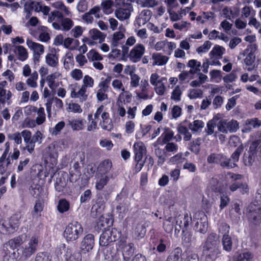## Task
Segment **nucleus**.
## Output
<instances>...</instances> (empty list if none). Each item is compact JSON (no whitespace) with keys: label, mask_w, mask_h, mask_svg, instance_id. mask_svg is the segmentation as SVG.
I'll return each instance as SVG.
<instances>
[{"label":"nucleus","mask_w":261,"mask_h":261,"mask_svg":"<svg viewBox=\"0 0 261 261\" xmlns=\"http://www.w3.org/2000/svg\"><path fill=\"white\" fill-rule=\"evenodd\" d=\"M220 241L215 233L208 234L203 246L202 254L206 261H214L220 253Z\"/></svg>","instance_id":"f257e3e1"},{"label":"nucleus","mask_w":261,"mask_h":261,"mask_svg":"<svg viewBox=\"0 0 261 261\" xmlns=\"http://www.w3.org/2000/svg\"><path fill=\"white\" fill-rule=\"evenodd\" d=\"M22 217L21 213H16L8 220H5L0 224V232L4 234H11L16 232L20 224V220Z\"/></svg>","instance_id":"f03ea898"},{"label":"nucleus","mask_w":261,"mask_h":261,"mask_svg":"<svg viewBox=\"0 0 261 261\" xmlns=\"http://www.w3.org/2000/svg\"><path fill=\"white\" fill-rule=\"evenodd\" d=\"M83 232V227L77 221H72L66 227L64 231V237L67 242L76 240Z\"/></svg>","instance_id":"7ed1b4c3"},{"label":"nucleus","mask_w":261,"mask_h":261,"mask_svg":"<svg viewBox=\"0 0 261 261\" xmlns=\"http://www.w3.org/2000/svg\"><path fill=\"white\" fill-rule=\"evenodd\" d=\"M38 237L36 236H32L29 240L28 243L21 246L20 248L21 256L25 258L31 257L36 252L38 246Z\"/></svg>","instance_id":"20e7f679"},{"label":"nucleus","mask_w":261,"mask_h":261,"mask_svg":"<svg viewBox=\"0 0 261 261\" xmlns=\"http://www.w3.org/2000/svg\"><path fill=\"white\" fill-rule=\"evenodd\" d=\"M243 176L241 174H236L233 173H228L226 176L227 179H230L232 184L229 187L231 191H236L237 189H240L241 192L243 194L247 193L248 191V186L245 184H243L238 181L241 179Z\"/></svg>","instance_id":"39448f33"},{"label":"nucleus","mask_w":261,"mask_h":261,"mask_svg":"<svg viewBox=\"0 0 261 261\" xmlns=\"http://www.w3.org/2000/svg\"><path fill=\"white\" fill-rule=\"evenodd\" d=\"M248 210L247 216L249 223L254 225H260L261 224L260 207L251 204L249 206Z\"/></svg>","instance_id":"423d86ee"},{"label":"nucleus","mask_w":261,"mask_h":261,"mask_svg":"<svg viewBox=\"0 0 261 261\" xmlns=\"http://www.w3.org/2000/svg\"><path fill=\"white\" fill-rule=\"evenodd\" d=\"M225 178L223 175H217L213 177L210 181L209 187L215 192H223L228 185Z\"/></svg>","instance_id":"0eeeda50"},{"label":"nucleus","mask_w":261,"mask_h":261,"mask_svg":"<svg viewBox=\"0 0 261 261\" xmlns=\"http://www.w3.org/2000/svg\"><path fill=\"white\" fill-rule=\"evenodd\" d=\"M133 10V5L130 3L123 2L122 5L115 10V15L119 20L123 21L130 17Z\"/></svg>","instance_id":"6e6552de"},{"label":"nucleus","mask_w":261,"mask_h":261,"mask_svg":"<svg viewBox=\"0 0 261 261\" xmlns=\"http://www.w3.org/2000/svg\"><path fill=\"white\" fill-rule=\"evenodd\" d=\"M119 248L122 249L123 259L124 261H129L134 253L135 245L133 243H126L125 241L120 240L118 242Z\"/></svg>","instance_id":"1a4fd4ad"},{"label":"nucleus","mask_w":261,"mask_h":261,"mask_svg":"<svg viewBox=\"0 0 261 261\" xmlns=\"http://www.w3.org/2000/svg\"><path fill=\"white\" fill-rule=\"evenodd\" d=\"M175 219L176 224L175 230L176 231L178 229V231L179 229H182V230L187 229L190 224L191 223L192 220L191 216H189L187 213L185 214L184 216L179 215Z\"/></svg>","instance_id":"9d476101"},{"label":"nucleus","mask_w":261,"mask_h":261,"mask_svg":"<svg viewBox=\"0 0 261 261\" xmlns=\"http://www.w3.org/2000/svg\"><path fill=\"white\" fill-rule=\"evenodd\" d=\"M145 52V47L141 44L135 45L129 52L128 57L131 62L137 63L139 62Z\"/></svg>","instance_id":"9b49d317"},{"label":"nucleus","mask_w":261,"mask_h":261,"mask_svg":"<svg viewBox=\"0 0 261 261\" xmlns=\"http://www.w3.org/2000/svg\"><path fill=\"white\" fill-rule=\"evenodd\" d=\"M133 150L134 153V160L135 162L138 163L143 158L144 155H145L146 149L142 142H135L133 145Z\"/></svg>","instance_id":"f8f14e48"},{"label":"nucleus","mask_w":261,"mask_h":261,"mask_svg":"<svg viewBox=\"0 0 261 261\" xmlns=\"http://www.w3.org/2000/svg\"><path fill=\"white\" fill-rule=\"evenodd\" d=\"M94 245V237L92 234L89 233L83 239L81 244V248L83 251L89 252L93 249Z\"/></svg>","instance_id":"ddd939ff"},{"label":"nucleus","mask_w":261,"mask_h":261,"mask_svg":"<svg viewBox=\"0 0 261 261\" xmlns=\"http://www.w3.org/2000/svg\"><path fill=\"white\" fill-rule=\"evenodd\" d=\"M207 163H230V159L222 153H212L207 157Z\"/></svg>","instance_id":"4468645a"},{"label":"nucleus","mask_w":261,"mask_h":261,"mask_svg":"<svg viewBox=\"0 0 261 261\" xmlns=\"http://www.w3.org/2000/svg\"><path fill=\"white\" fill-rule=\"evenodd\" d=\"M261 141L259 139L253 140L250 144L248 154V163H251L254 161L255 157L257 156V148L260 143Z\"/></svg>","instance_id":"2eb2a0df"},{"label":"nucleus","mask_w":261,"mask_h":261,"mask_svg":"<svg viewBox=\"0 0 261 261\" xmlns=\"http://www.w3.org/2000/svg\"><path fill=\"white\" fill-rule=\"evenodd\" d=\"M87 93V89L81 86L79 90L76 92L75 88H72L71 91L70 96L72 98H79L80 102H84L87 100L88 95Z\"/></svg>","instance_id":"dca6fc26"},{"label":"nucleus","mask_w":261,"mask_h":261,"mask_svg":"<svg viewBox=\"0 0 261 261\" xmlns=\"http://www.w3.org/2000/svg\"><path fill=\"white\" fill-rule=\"evenodd\" d=\"M64 261H82V254L80 251H73L71 248H68L67 252L63 255Z\"/></svg>","instance_id":"f3484780"},{"label":"nucleus","mask_w":261,"mask_h":261,"mask_svg":"<svg viewBox=\"0 0 261 261\" xmlns=\"http://www.w3.org/2000/svg\"><path fill=\"white\" fill-rule=\"evenodd\" d=\"M174 134L173 130L168 129L158 138L155 143L158 145H163L173 139Z\"/></svg>","instance_id":"a211bd4d"},{"label":"nucleus","mask_w":261,"mask_h":261,"mask_svg":"<svg viewBox=\"0 0 261 261\" xmlns=\"http://www.w3.org/2000/svg\"><path fill=\"white\" fill-rule=\"evenodd\" d=\"M184 122L188 123V128L193 133L201 130L204 126V122L200 120H194L192 122H190V121L186 120Z\"/></svg>","instance_id":"6ab92c4d"},{"label":"nucleus","mask_w":261,"mask_h":261,"mask_svg":"<svg viewBox=\"0 0 261 261\" xmlns=\"http://www.w3.org/2000/svg\"><path fill=\"white\" fill-rule=\"evenodd\" d=\"M105 203L103 201L96 199L95 203L91 208V213L94 216H97L101 214L105 207Z\"/></svg>","instance_id":"aec40b11"},{"label":"nucleus","mask_w":261,"mask_h":261,"mask_svg":"<svg viewBox=\"0 0 261 261\" xmlns=\"http://www.w3.org/2000/svg\"><path fill=\"white\" fill-rule=\"evenodd\" d=\"M58 153L52 151H47L43 153V159L44 163H57Z\"/></svg>","instance_id":"412c9836"},{"label":"nucleus","mask_w":261,"mask_h":261,"mask_svg":"<svg viewBox=\"0 0 261 261\" xmlns=\"http://www.w3.org/2000/svg\"><path fill=\"white\" fill-rule=\"evenodd\" d=\"M153 60V65L163 66L168 62L169 58L166 56H163L160 53H154L152 56Z\"/></svg>","instance_id":"4be33fe9"},{"label":"nucleus","mask_w":261,"mask_h":261,"mask_svg":"<svg viewBox=\"0 0 261 261\" xmlns=\"http://www.w3.org/2000/svg\"><path fill=\"white\" fill-rule=\"evenodd\" d=\"M27 44L28 47L33 50L34 53L42 54L44 53V47L42 44L29 39L27 40Z\"/></svg>","instance_id":"5701e85b"},{"label":"nucleus","mask_w":261,"mask_h":261,"mask_svg":"<svg viewBox=\"0 0 261 261\" xmlns=\"http://www.w3.org/2000/svg\"><path fill=\"white\" fill-rule=\"evenodd\" d=\"M152 12L149 10H143L140 14V16L137 19L139 26L145 24L148 22L151 17Z\"/></svg>","instance_id":"b1692460"},{"label":"nucleus","mask_w":261,"mask_h":261,"mask_svg":"<svg viewBox=\"0 0 261 261\" xmlns=\"http://www.w3.org/2000/svg\"><path fill=\"white\" fill-rule=\"evenodd\" d=\"M89 33L91 35V38L93 40H99V43H102L106 37V35L98 30L97 29H93L90 30Z\"/></svg>","instance_id":"393cba45"},{"label":"nucleus","mask_w":261,"mask_h":261,"mask_svg":"<svg viewBox=\"0 0 261 261\" xmlns=\"http://www.w3.org/2000/svg\"><path fill=\"white\" fill-rule=\"evenodd\" d=\"M26 238L27 235L25 234H22L11 239L9 241V244L11 247L16 248L23 244Z\"/></svg>","instance_id":"a878e982"},{"label":"nucleus","mask_w":261,"mask_h":261,"mask_svg":"<svg viewBox=\"0 0 261 261\" xmlns=\"http://www.w3.org/2000/svg\"><path fill=\"white\" fill-rule=\"evenodd\" d=\"M46 63L52 67H56L59 64L58 57L54 54L48 53L45 57Z\"/></svg>","instance_id":"bb28decb"},{"label":"nucleus","mask_w":261,"mask_h":261,"mask_svg":"<svg viewBox=\"0 0 261 261\" xmlns=\"http://www.w3.org/2000/svg\"><path fill=\"white\" fill-rule=\"evenodd\" d=\"M177 129L178 134L184 135V140L185 141H188L191 140L192 134L189 132L188 127L180 124L177 126Z\"/></svg>","instance_id":"cd10ccee"},{"label":"nucleus","mask_w":261,"mask_h":261,"mask_svg":"<svg viewBox=\"0 0 261 261\" xmlns=\"http://www.w3.org/2000/svg\"><path fill=\"white\" fill-rule=\"evenodd\" d=\"M61 75V73L58 72L51 73L46 77V81L48 83V86L51 89H54L58 86V84L55 83V80L58 79Z\"/></svg>","instance_id":"c85d7f7f"},{"label":"nucleus","mask_w":261,"mask_h":261,"mask_svg":"<svg viewBox=\"0 0 261 261\" xmlns=\"http://www.w3.org/2000/svg\"><path fill=\"white\" fill-rule=\"evenodd\" d=\"M182 243L184 245H186L187 246H190L191 243L194 240V238L193 237L192 232L187 231V229L185 230H182Z\"/></svg>","instance_id":"c756f323"},{"label":"nucleus","mask_w":261,"mask_h":261,"mask_svg":"<svg viewBox=\"0 0 261 261\" xmlns=\"http://www.w3.org/2000/svg\"><path fill=\"white\" fill-rule=\"evenodd\" d=\"M109 234H110L109 231L105 230L100 236L99 244L100 246H107L112 242V241H110L111 237H110Z\"/></svg>","instance_id":"7c9ffc66"},{"label":"nucleus","mask_w":261,"mask_h":261,"mask_svg":"<svg viewBox=\"0 0 261 261\" xmlns=\"http://www.w3.org/2000/svg\"><path fill=\"white\" fill-rule=\"evenodd\" d=\"M207 219L200 221H198L195 225V230L202 234H204L207 232Z\"/></svg>","instance_id":"2f4dec72"},{"label":"nucleus","mask_w":261,"mask_h":261,"mask_svg":"<svg viewBox=\"0 0 261 261\" xmlns=\"http://www.w3.org/2000/svg\"><path fill=\"white\" fill-rule=\"evenodd\" d=\"M66 186V182L65 178L58 175L56 178L55 188L58 192H63Z\"/></svg>","instance_id":"473e14b6"},{"label":"nucleus","mask_w":261,"mask_h":261,"mask_svg":"<svg viewBox=\"0 0 261 261\" xmlns=\"http://www.w3.org/2000/svg\"><path fill=\"white\" fill-rule=\"evenodd\" d=\"M132 98V95L128 92L121 93L119 96L117 103H120L121 105H126L131 102Z\"/></svg>","instance_id":"72a5a7b5"},{"label":"nucleus","mask_w":261,"mask_h":261,"mask_svg":"<svg viewBox=\"0 0 261 261\" xmlns=\"http://www.w3.org/2000/svg\"><path fill=\"white\" fill-rule=\"evenodd\" d=\"M70 208V203L65 199H61L58 202L57 205L58 211L60 213L63 214L67 212Z\"/></svg>","instance_id":"f704fd0d"},{"label":"nucleus","mask_w":261,"mask_h":261,"mask_svg":"<svg viewBox=\"0 0 261 261\" xmlns=\"http://www.w3.org/2000/svg\"><path fill=\"white\" fill-rule=\"evenodd\" d=\"M110 180V177L107 175H101L96 182L95 188L97 191L102 190Z\"/></svg>","instance_id":"c9c22d12"},{"label":"nucleus","mask_w":261,"mask_h":261,"mask_svg":"<svg viewBox=\"0 0 261 261\" xmlns=\"http://www.w3.org/2000/svg\"><path fill=\"white\" fill-rule=\"evenodd\" d=\"M175 221V218L170 217L164 222L163 227L166 232L171 233L172 231Z\"/></svg>","instance_id":"e433bc0d"},{"label":"nucleus","mask_w":261,"mask_h":261,"mask_svg":"<svg viewBox=\"0 0 261 261\" xmlns=\"http://www.w3.org/2000/svg\"><path fill=\"white\" fill-rule=\"evenodd\" d=\"M201 139L198 138L189 144V149L196 154H198L200 150Z\"/></svg>","instance_id":"4c0bfd02"},{"label":"nucleus","mask_w":261,"mask_h":261,"mask_svg":"<svg viewBox=\"0 0 261 261\" xmlns=\"http://www.w3.org/2000/svg\"><path fill=\"white\" fill-rule=\"evenodd\" d=\"M181 250L176 248L168 256L166 261H179L181 256Z\"/></svg>","instance_id":"58836bf2"},{"label":"nucleus","mask_w":261,"mask_h":261,"mask_svg":"<svg viewBox=\"0 0 261 261\" xmlns=\"http://www.w3.org/2000/svg\"><path fill=\"white\" fill-rule=\"evenodd\" d=\"M73 65L74 60L73 55L71 52L69 51L65 55L64 60V66L66 69L69 70Z\"/></svg>","instance_id":"ea45409f"},{"label":"nucleus","mask_w":261,"mask_h":261,"mask_svg":"<svg viewBox=\"0 0 261 261\" xmlns=\"http://www.w3.org/2000/svg\"><path fill=\"white\" fill-rule=\"evenodd\" d=\"M72 129L74 130H80L83 129L85 121L82 119H74L69 123Z\"/></svg>","instance_id":"a19ab883"},{"label":"nucleus","mask_w":261,"mask_h":261,"mask_svg":"<svg viewBox=\"0 0 261 261\" xmlns=\"http://www.w3.org/2000/svg\"><path fill=\"white\" fill-rule=\"evenodd\" d=\"M255 59V55L252 53H249L244 60V63L246 65L248 70H251L253 68V64Z\"/></svg>","instance_id":"79ce46f5"},{"label":"nucleus","mask_w":261,"mask_h":261,"mask_svg":"<svg viewBox=\"0 0 261 261\" xmlns=\"http://www.w3.org/2000/svg\"><path fill=\"white\" fill-rule=\"evenodd\" d=\"M232 244L231 238L227 234H224L222 238L223 249L227 251H230L232 249Z\"/></svg>","instance_id":"37998d69"},{"label":"nucleus","mask_w":261,"mask_h":261,"mask_svg":"<svg viewBox=\"0 0 261 261\" xmlns=\"http://www.w3.org/2000/svg\"><path fill=\"white\" fill-rule=\"evenodd\" d=\"M146 232V228L144 224L139 223L137 224L135 229V234L137 237L139 239L143 238Z\"/></svg>","instance_id":"c03bdc74"},{"label":"nucleus","mask_w":261,"mask_h":261,"mask_svg":"<svg viewBox=\"0 0 261 261\" xmlns=\"http://www.w3.org/2000/svg\"><path fill=\"white\" fill-rule=\"evenodd\" d=\"M16 50L18 51L19 56V59L22 61L25 60L28 58V52L27 49L22 46L19 45L15 47V49L13 50L14 52H16Z\"/></svg>","instance_id":"a18cd8bd"},{"label":"nucleus","mask_w":261,"mask_h":261,"mask_svg":"<svg viewBox=\"0 0 261 261\" xmlns=\"http://www.w3.org/2000/svg\"><path fill=\"white\" fill-rule=\"evenodd\" d=\"M241 13L242 18H248L249 16H254L255 15V11L253 10L252 7L245 6L242 9Z\"/></svg>","instance_id":"49530a36"},{"label":"nucleus","mask_w":261,"mask_h":261,"mask_svg":"<svg viewBox=\"0 0 261 261\" xmlns=\"http://www.w3.org/2000/svg\"><path fill=\"white\" fill-rule=\"evenodd\" d=\"M61 25L63 27L62 30L68 31L73 25V22L71 19L68 18H63L61 21Z\"/></svg>","instance_id":"de8ad7c7"},{"label":"nucleus","mask_w":261,"mask_h":261,"mask_svg":"<svg viewBox=\"0 0 261 261\" xmlns=\"http://www.w3.org/2000/svg\"><path fill=\"white\" fill-rule=\"evenodd\" d=\"M113 4L111 0H106L101 3L103 12L104 13L109 14L112 12V6Z\"/></svg>","instance_id":"09e8293b"},{"label":"nucleus","mask_w":261,"mask_h":261,"mask_svg":"<svg viewBox=\"0 0 261 261\" xmlns=\"http://www.w3.org/2000/svg\"><path fill=\"white\" fill-rule=\"evenodd\" d=\"M88 59L92 61H101L103 58L96 50L91 49L87 54Z\"/></svg>","instance_id":"8fccbe9b"},{"label":"nucleus","mask_w":261,"mask_h":261,"mask_svg":"<svg viewBox=\"0 0 261 261\" xmlns=\"http://www.w3.org/2000/svg\"><path fill=\"white\" fill-rule=\"evenodd\" d=\"M220 208L221 210H222L228 205L230 201V199L228 196L226 194H224L223 192L220 193Z\"/></svg>","instance_id":"3c124183"},{"label":"nucleus","mask_w":261,"mask_h":261,"mask_svg":"<svg viewBox=\"0 0 261 261\" xmlns=\"http://www.w3.org/2000/svg\"><path fill=\"white\" fill-rule=\"evenodd\" d=\"M109 231L110 234H109L111 237V240L112 242L116 241L119 238H120L121 234L120 232L115 228H109L106 230Z\"/></svg>","instance_id":"603ef678"},{"label":"nucleus","mask_w":261,"mask_h":261,"mask_svg":"<svg viewBox=\"0 0 261 261\" xmlns=\"http://www.w3.org/2000/svg\"><path fill=\"white\" fill-rule=\"evenodd\" d=\"M110 197V193L108 191H98L96 194V199L101 201H103L104 202L109 199Z\"/></svg>","instance_id":"864d4df0"},{"label":"nucleus","mask_w":261,"mask_h":261,"mask_svg":"<svg viewBox=\"0 0 261 261\" xmlns=\"http://www.w3.org/2000/svg\"><path fill=\"white\" fill-rule=\"evenodd\" d=\"M100 124L102 129L107 130L108 131L112 130L114 127L111 119H109V120H102V121L100 122Z\"/></svg>","instance_id":"5fc2aeb1"},{"label":"nucleus","mask_w":261,"mask_h":261,"mask_svg":"<svg viewBox=\"0 0 261 261\" xmlns=\"http://www.w3.org/2000/svg\"><path fill=\"white\" fill-rule=\"evenodd\" d=\"M94 85V80L89 75H86L83 79V84L82 86L86 89L88 87L91 88Z\"/></svg>","instance_id":"6e6d98bb"},{"label":"nucleus","mask_w":261,"mask_h":261,"mask_svg":"<svg viewBox=\"0 0 261 261\" xmlns=\"http://www.w3.org/2000/svg\"><path fill=\"white\" fill-rule=\"evenodd\" d=\"M35 261H51V257L46 252H40L37 254Z\"/></svg>","instance_id":"4d7b16f0"},{"label":"nucleus","mask_w":261,"mask_h":261,"mask_svg":"<svg viewBox=\"0 0 261 261\" xmlns=\"http://www.w3.org/2000/svg\"><path fill=\"white\" fill-rule=\"evenodd\" d=\"M112 167V164H99L97 170L101 175L107 173Z\"/></svg>","instance_id":"13d9d810"},{"label":"nucleus","mask_w":261,"mask_h":261,"mask_svg":"<svg viewBox=\"0 0 261 261\" xmlns=\"http://www.w3.org/2000/svg\"><path fill=\"white\" fill-rule=\"evenodd\" d=\"M224 101V98L220 95H217L214 98L213 101V105L214 109H217L220 108Z\"/></svg>","instance_id":"bf43d9fd"},{"label":"nucleus","mask_w":261,"mask_h":261,"mask_svg":"<svg viewBox=\"0 0 261 261\" xmlns=\"http://www.w3.org/2000/svg\"><path fill=\"white\" fill-rule=\"evenodd\" d=\"M53 7L63 11L66 14L69 15V11L68 8L61 1L56 2L53 4Z\"/></svg>","instance_id":"052dcab7"},{"label":"nucleus","mask_w":261,"mask_h":261,"mask_svg":"<svg viewBox=\"0 0 261 261\" xmlns=\"http://www.w3.org/2000/svg\"><path fill=\"white\" fill-rule=\"evenodd\" d=\"M202 95V91L200 89H191L188 94V97L190 99H195L201 97Z\"/></svg>","instance_id":"680f3d73"},{"label":"nucleus","mask_w":261,"mask_h":261,"mask_svg":"<svg viewBox=\"0 0 261 261\" xmlns=\"http://www.w3.org/2000/svg\"><path fill=\"white\" fill-rule=\"evenodd\" d=\"M207 219L206 215L205 213L200 211H196L193 215L194 221H200Z\"/></svg>","instance_id":"e2e57ef3"},{"label":"nucleus","mask_w":261,"mask_h":261,"mask_svg":"<svg viewBox=\"0 0 261 261\" xmlns=\"http://www.w3.org/2000/svg\"><path fill=\"white\" fill-rule=\"evenodd\" d=\"M91 198V191L88 189L86 190L80 197V202L81 203H86Z\"/></svg>","instance_id":"0e129e2a"},{"label":"nucleus","mask_w":261,"mask_h":261,"mask_svg":"<svg viewBox=\"0 0 261 261\" xmlns=\"http://www.w3.org/2000/svg\"><path fill=\"white\" fill-rule=\"evenodd\" d=\"M68 247H66V245L65 244H60L57 247L56 249V255L58 257H61L62 255H63L64 254H66L67 250H68Z\"/></svg>","instance_id":"69168bd1"},{"label":"nucleus","mask_w":261,"mask_h":261,"mask_svg":"<svg viewBox=\"0 0 261 261\" xmlns=\"http://www.w3.org/2000/svg\"><path fill=\"white\" fill-rule=\"evenodd\" d=\"M253 255L248 252L240 254L237 258V261H250L252 259Z\"/></svg>","instance_id":"338daca9"},{"label":"nucleus","mask_w":261,"mask_h":261,"mask_svg":"<svg viewBox=\"0 0 261 261\" xmlns=\"http://www.w3.org/2000/svg\"><path fill=\"white\" fill-rule=\"evenodd\" d=\"M188 66L192 68L195 71H200L199 67L201 66L200 62H197L196 60L192 59L189 61Z\"/></svg>","instance_id":"774afa93"}]
</instances>
